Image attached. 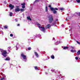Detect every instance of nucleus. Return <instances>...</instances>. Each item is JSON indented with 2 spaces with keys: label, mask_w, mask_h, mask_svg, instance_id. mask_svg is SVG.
Masks as SVG:
<instances>
[{
  "label": "nucleus",
  "mask_w": 80,
  "mask_h": 80,
  "mask_svg": "<svg viewBox=\"0 0 80 80\" xmlns=\"http://www.w3.org/2000/svg\"><path fill=\"white\" fill-rule=\"evenodd\" d=\"M56 44L57 45H58V44H59V43H58V42H57L56 43Z\"/></svg>",
  "instance_id": "obj_33"
},
{
  "label": "nucleus",
  "mask_w": 80,
  "mask_h": 80,
  "mask_svg": "<svg viewBox=\"0 0 80 80\" xmlns=\"http://www.w3.org/2000/svg\"><path fill=\"white\" fill-rule=\"evenodd\" d=\"M77 43H78V44H79V45H80V42H78V41H76Z\"/></svg>",
  "instance_id": "obj_30"
},
{
  "label": "nucleus",
  "mask_w": 80,
  "mask_h": 80,
  "mask_svg": "<svg viewBox=\"0 0 80 80\" xmlns=\"http://www.w3.org/2000/svg\"><path fill=\"white\" fill-rule=\"evenodd\" d=\"M79 59H80V58H79Z\"/></svg>",
  "instance_id": "obj_44"
},
{
  "label": "nucleus",
  "mask_w": 80,
  "mask_h": 80,
  "mask_svg": "<svg viewBox=\"0 0 80 80\" xmlns=\"http://www.w3.org/2000/svg\"><path fill=\"white\" fill-rule=\"evenodd\" d=\"M69 20V19H68L67 18H66V21H67V20Z\"/></svg>",
  "instance_id": "obj_40"
},
{
  "label": "nucleus",
  "mask_w": 80,
  "mask_h": 80,
  "mask_svg": "<svg viewBox=\"0 0 80 80\" xmlns=\"http://www.w3.org/2000/svg\"><path fill=\"white\" fill-rule=\"evenodd\" d=\"M75 58L76 60H78V58L77 57H75Z\"/></svg>",
  "instance_id": "obj_27"
},
{
  "label": "nucleus",
  "mask_w": 80,
  "mask_h": 80,
  "mask_svg": "<svg viewBox=\"0 0 80 80\" xmlns=\"http://www.w3.org/2000/svg\"><path fill=\"white\" fill-rule=\"evenodd\" d=\"M9 15L10 17H12L13 15V13L12 12H10L9 14Z\"/></svg>",
  "instance_id": "obj_17"
},
{
  "label": "nucleus",
  "mask_w": 80,
  "mask_h": 80,
  "mask_svg": "<svg viewBox=\"0 0 80 80\" xmlns=\"http://www.w3.org/2000/svg\"><path fill=\"white\" fill-rule=\"evenodd\" d=\"M76 1L78 2L79 3H80V0H77Z\"/></svg>",
  "instance_id": "obj_25"
},
{
  "label": "nucleus",
  "mask_w": 80,
  "mask_h": 80,
  "mask_svg": "<svg viewBox=\"0 0 80 80\" xmlns=\"http://www.w3.org/2000/svg\"><path fill=\"white\" fill-rule=\"evenodd\" d=\"M20 10V8H17L15 9V11L16 12H19Z\"/></svg>",
  "instance_id": "obj_11"
},
{
  "label": "nucleus",
  "mask_w": 80,
  "mask_h": 80,
  "mask_svg": "<svg viewBox=\"0 0 80 80\" xmlns=\"http://www.w3.org/2000/svg\"><path fill=\"white\" fill-rule=\"evenodd\" d=\"M58 21V19H56L55 20V21L54 22L52 23L51 24V26L52 27V26H53V25H55L56 24V22H57Z\"/></svg>",
  "instance_id": "obj_5"
},
{
  "label": "nucleus",
  "mask_w": 80,
  "mask_h": 80,
  "mask_svg": "<svg viewBox=\"0 0 80 80\" xmlns=\"http://www.w3.org/2000/svg\"><path fill=\"white\" fill-rule=\"evenodd\" d=\"M45 10H46V12H48V8L47 7V6L46 7Z\"/></svg>",
  "instance_id": "obj_20"
},
{
  "label": "nucleus",
  "mask_w": 80,
  "mask_h": 80,
  "mask_svg": "<svg viewBox=\"0 0 80 80\" xmlns=\"http://www.w3.org/2000/svg\"><path fill=\"white\" fill-rule=\"evenodd\" d=\"M35 69V70H38V67L37 66L34 67Z\"/></svg>",
  "instance_id": "obj_21"
},
{
  "label": "nucleus",
  "mask_w": 80,
  "mask_h": 80,
  "mask_svg": "<svg viewBox=\"0 0 80 80\" xmlns=\"http://www.w3.org/2000/svg\"><path fill=\"white\" fill-rule=\"evenodd\" d=\"M54 38H53V40H54Z\"/></svg>",
  "instance_id": "obj_42"
},
{
  "label": "nucleus",
  "mask_w": 80,
  "mask_h": 80,
  "mask_svg": "<svg viewBox=\"0 0 80 80\" xmlns=\"http://www.w3.org/2000/svg\"><path fill=\"white\" fill-rule=\"evenodd\" d=\"M48 59H45L44 60V61H45V60H48Z\"/></svg>",
  "instance_id": "obj_38"
},
{
  "label": "nucleus",
  "mask_w": 80,
  "mask_h": 80,
  "mask_svg": "<svg viewBox=\"0 0 80 80\" xmlns=\"http://www.w3.org/2000/svg\"><path fill=\"white\" fill-rule=\"evenodd\" d=\"M31 49H32V48H31V47H29L28 48V50H31Z\"/></svg>",
  "instance_id": "obj_24"
},
{
  "label": "nucleus",
  "mask_w": 80,
  "mask_h": 80,
  "mask_svg": "<svg viewBox=\"0 0 80 80\" xmlns=\"http://www.w3.org/2000/svg\"><path fill=\"white\" fill-rule=\"evenodd\" d=\"M10 58L9 57H7L5 59V60L6 61H8L9 60H10Z\"/></svg>",
  "instance_id": "obj_10"
},
{
  "label": "nucleus",
  "mask_w": 80,
  "mask_h": 80,
  "mask_svg": "<svg viewBox=\"0 0 80 80\" xmlns=\"http://www.w3.org/2000/svg\"><path fill=\"white\" fill-rule=\"evenodd\" d=\"M19 6H16V8H19Z\"/></svg>",
  "instance_id": "obj_39"
},
{
  "label": "nucleus",
  "mask_w": 80,
  "mask_h": 80,
  "mask_svg": "<svg viewBox=\"0 0 80 80\" xmlns=\"http://www.w3.org/2000/svg\"><path fill=\"white\" fill-rule=\"evenodd\" d=\"M17 26H18V27L20 26V24H18Z\"/></svg>",
  "instance_id": "obj_36"
},
{
  "label": "nucleus",
  "mask_w": 80,
  "mask_h": 80,
  "mask_svg": "<svg viewBox=\"0 0 80 80\" xmlns=\"http://www.w3.org/2000/svg\"><path fill=\"white\" fill-rule=\"evenodd\" d=\"M48 20L50 23H52L53 21V17L52 15H50L48 16Z\"/></svg>",
  "instance_id": "obj_1"
},
{
  "label": "nucleus",
  "mask_w": 80,
  "mask_h": 80,
  "mask_svg": "<svg viewBox=\"0 0 80 80\" xmlns=\"http://www.w3.org/2000/svg\"><path fill=\"white\" fill-rule=\"evenodd\" d=\"M21 56L22 57L24 60H27V56L23 54V53H22L21 54Z\"/></svg>",
  "instance_id": "obj_3"
},
{
  "label": "nucleus",
  "mask_w": 80,
  "mask_h": 80,
  "mask_svg": "<svg viewBox=\"0 0 80 80\" xmlns=\"http://www.w3.org/2000/svg\"><path fill=\"white\" fill-rule=\"evenodd\" d=\"M37 25H39V26H41V25L40 24H39V23H38L37 24Z\"/></svg>",
  "instance_id": "obj_28"
},
{
  "label": "nucleus",
  "mask_w": 80,
  "mask_h": 80,
  "mask_svg": "<svg viewBox=\"0 0 80 80\" xmlns=\"http://www.w3.org/2000/svg\"><path fill=\"white\" fill-rule=\"evenodd\" d=\"M40 27L41 28H42V29H41L42 31L43 32H45V28L43 27Z\"/></svg>",
  "instance_id": "obj_7"
},
{
  "label": "nucleus",
  "mask_w": 80,
  "mask_h": 80,
  "mask_svg": "<svg viewBox=\"0 0 80 80\" xmlns=\"http://www.w3.org/2000/svg\"><path fill=\"white\" fill-rule=\"evenodd\" d=\"M60 10L62 11L64 10V8H61L60 9Z\"/></svg>",
  "instance_id": "obj_23"
},
{
  "label": "nucleus",
  "mask_w": 80,
  "mask_h": 80,
  "mask_svg": "<svg viewBox=\"0 0 80 80\" xmlns=\"http://www.w3.org/2000/svg\"><path fill=\"white\" fill-rule=\"evenodd\" d=\"M11 48V47L10 46L8 48V49L9 50V49H10Z\"/></svg>",
  "instance_id": "obj_26"
},
{
  "label": "nucleus",
  "mask_w": 80,
  "mask_h": 80,
  "mask_svg": "<svg viewBox=\"0 0 80 80\" xmlns=\"http://www.w3.org/2000/svg\"><path fill=\"white\" fill-rule=\"evenodd\" d=\"M51 58H52V59H54V58H55V57H54L53 55L51 56Z\"/></svg>",
  "instance_id": "obj_15"
},
{
  "label": "nucleus",
  "mask_w": 80,
  "mask_h": 80,
  "mask_svg": "<svg viewBox=\"0 0 80 80\" xmlns=\"http://www.w3.org/2000/svg\"><path fill=\"white\" fill-rule=\"evenodd\" d=\"M71 48H72V49H74V48H75L74 47H71Z\"/></svg>",
  "instance_id": "obj_37"
},
{
  "label": "nucleus",
  "mask_w": 80,
  "mask_h": 80,
  "mask_svg": "<svg viewBox=\"0 0 80 80\" xmlns=\"http://www.w3.org/2000/svg\"><path fill=\"white\" fill-rule=\"evenodd\" d=\"M20 10L21 12H24V11H25V9H20Z\"/></svg>",
  "instance_id": "obj_18"
},
{
  "label": "nucleus",
  "mask_w": 80,
  "mask_h": 80,
  "mask_svg": "<svg viewBox=\"0 0 80 80\" xmlns=\"http://www.w3.org/2000/svg\"><path fill=\"white\" fill-rule=\"evenodd\" d=\"M4 28H5L6 29H7L8 28V26H5L4 27Z\"/></svg>",
  "instance_id": "obj_22"
},
{
  "label": "nucleus",
  "mask_w": 80,
  "mask_h": 80,
  "mask_svg": "<svg viewBox=\"0 0 80 80\" xmlns=\"http://www.w3.org/2000/svg\"><path fill=\"white\" fill-rule=\"evenodd\" d=\"M9 7L11 8L10 10H12L14 8V6L12 5V4H9Z\"/></svg>",
  "instance_id": "obj_9"
},
{
  "label": "nucleus",
  "mask_w": 80,
  "mask_h": 80,
  "mask_svg": "<svg viewBox=\"0 0 80 80\" xmlns=\"http://www.w3.org/2000/svg\"><path fill=\"white\" fill-rule=\"evenodd\" d=\"M68 47L67 46L64 47L63 48L64 50H66V49H68Z\"/></svg>",
  "instance_id": "obj_14"
},
{
  "label": "nucleus",
  "mask_w": 80,
  "mask_h": 80,
  "mask_svg": "<svg viewBox=\"0 0 80 80\" xmlns=\"http://www.w3.org/2000/svg\"><path fill=\"white\" fill-rule=\"evenodd\" d=\"M71 52H74V51H73L72 50H71Z\"/></svg>",
  "instance_id": "obj_34"
},
{
  "label": "nucleus",
  "mask_w": 80,
  "mask_h": 80,
  "mask_svg": "<svg viewBox=\"0 0 80 80\" xmlns=\"http://www.w3.org/2000/svg\"><path fill=\"white\" fill-rule=\"evenodd\" d=\"M4 79H5V78H3L1 79V80H4Z\"/></svg>",
  "instance_id": "obj_31"
},
{
  "label": "nucleus",
  "mask_w": 80,
  "mask_h": 80,
  "mask_svg": "<svg viewBox=\"0 0 80 80\" xmlns=\"http://www.w3.org/2000/svg\"><path fill=\"white\" fill-rule=\"evenodd\" d=\"M25 2H23V3H21V5L22 6V8H25Z\"/></svg>",
  "instance_id": "obj_6"
},
{
  "label": "nucleus",
  "mask_w": 80,
  "mask_h": 80,
  "mask_svg": "<svg viewBox=\"0 0 80 80\" xmlns=\"http://www.w3.org/2000/svg\"><path fill=\"white\" fill-rule=\"evenodd\" d=\"M51 26H52V25H51L50 24H49L47 25L45 27V28H50L51 27Z\"/></svg>",
  "instance_id": "obj_8"
},
{
  "label": "nucleus",
  "mask_w": 80,
  "mask_h": 80,
  "mask_svg": "<svg viewBox=\"0 0 80 80\" xmlns=\"http://www.w3.org/2000/svg\"><path fill=\"white\" fill-rule=\"evenodd\" d=\"M10 37H13V34H10Z\"/></svg>",
  "instance_id": "obj_29"
},
{
  "label": "nucleus",
  "mask_w": 80,
  "mask_h": 80,
  "mask_svg": "<svg viewBox=\"0 0 80 80\" xmlns=\"http://www.w3.org/2000/svg\"><path fill=\"white\" fill-rule=\"evenodd\" d=\"M1 52H2V55H3L4 57H6L7 56V52L6 51L1 50Z\"/></svg>",
  "instance_id": "obj_2"
},
{
  "label": "nucleus",
  "mask_w": 80,
  "mask_h": 80,
  "mask_svg": "<svg viewBox=\"0 0 80 80\" xmlns=\"http://www.w3.org/2000/svg\"><path fill=\"white\" fill-rule=\"evenodd\" d=\"M77 54L78 55H80V51H78Z\"/></svg>",
  "instance_id": "obj_19"
},
{
  "label": "nucleus",
  "mask_w": 80,
  "mask_h": 80,
  "mask_svg": "<svg viewBox=\"0 0 80 80\" xmlns=\"http://www.w3.org/2000/svg\"><path fill=\"white\" fill-rule=\"evenodd\" d=\"M34 53H35L36 56V57H38V54L37 52H35Z\"/></svg>",
  "instance_id": "obj_13"
},
{
  "label": "nucleus",
  "mask_w": 80,
  "mask_h": 80,
  "mask_svg": "<svg viewBox=\"0 0 80 80\" xmlns=\"http://www.w3.org/2000/svg\"><path fill=\"white\" fill-rule=\"evenodd\" d=\"M27 18L28 20H32V19L30 18V16H29L28 17H27Z\"/></svg>",
  "instance_id": "obj_12"
},
{
  "label": "nucleus",
  "mask_w": 80,
  "mask_h": 80,
  "mask_svg": "<svg viewBox=\"0 0 80 80\" xmlns=\"http://www.w3.org/2000/svg\"><path fill=\"white\" fill-rule=\"evenodd\" d=\"M79 15H80V12H79Z\"/></svg>",
  "instance_id": "obj_41"
},
{
  "label": "nucleus",
  "mask_w": 80,
  "mask_h": 80,
  "mask_svg": "<svg viewBox=\"0 0 80 80\" xmlns=\"http://www.w3.org/2000/svg\"><path fill=\"white\" fill-rule=\"evenodd\" d=\"M50 9L51 11H53V10H58V9L57 8H51Z\"/></svg>",
  "instance_id": "obj_4"
},
{
  "label": "nucleus",
  "mask_w": 80,
  "mask_h": 80,
  "mask_svg": "<svg viewBox=\"0 0 80 80\" xmlns=\"http://www.w3.org/2000/svg\"><path fill=\"white\" fill-rule=\"evenodd\" d=\"M51 5H49V7L50 8H51Z\"/></svg>",
  "instance_id": "obj_35"
},
{
  "label": "nucleus",
  "mask_w": 80,
  "mask_h": 80,
  "mask_svg": "<svg viewBox=\"0 0 80 80\" xmlns=\"http://www.w3.org/2000/svg\"><path fill=\"white\" fill-rule=\"evenodd\" d=\"M16 22H18V21H16Z\"/></svg>",
  "instance_id": "obj_43"
},
{
  "label": "nucleus",
  "mask_w": 80,
  "mask_h": 80,
  "mask_svg": "<svg viewBox=\"0 0 80 80\" xmlns=\"http://www.w3.org/2000/svg\"><path fill=\"white\" fill-rule=\"evenodd\" d=\"M53 13H54V14H55L56 13H57V12L56 11V10H53Z\"/></svg>",
  "instance_id": "obj_16"
},
{
  "label": "nucleus",
  "mask_w": 80,
  "mask_h": 80,
  "mask_svg": "<svg viewBox=\"0 0 80 80\" xmlns=\"http://www.w3.org/2000/svg\"><path fill=\"white\" fill-rule=\"evenodd\" d=\"M38 1H39V0H36L35 2H38Z\"/></svg>",
  "instance_id": "obj_32"
}]
</instances>
